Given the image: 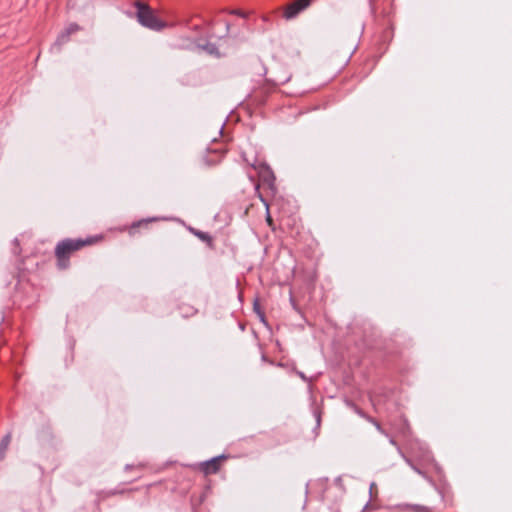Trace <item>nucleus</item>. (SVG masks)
I'll return each mask as SVG.
<instances>
[{
	"label": "nucleus",
	"mask_w": 512,
	"mask_h": 512,
	"mask_svg": "<svg viewBox=\"0 0 512 512\" xmlns=\"http://www.w3.org/2000/svg\"><path fill=\"white\" fill-rule=\"evenodd\" d=\"M104 236L102 234L88 236L84 239H71L66 238L58 242L55 246V257L57 259V265L61 269H66L69 266V259L71 255L86 246H91L96 243L103 241Z\"/></svg>",
	"instance_id": "f257e3e1"
},
{
	"label": "nucleus",
	"mask_w": 512,
	"mask_h": 512,
	"mask_svg": "<svg viewBox=\"0 0 512 512\" xmlns=\"http://www.w3.org/2000/svg\"><path fill=\"white\" fill-rule=\"evenodd\" d=\"M137 19L141 25L154 31H160L167 26L148 6L142 4L138 6Z\"/></svg>",
	"instance_id": "f03ea898"
},
{
	"label": "nucleus",
	"mask_w": 512,
	"mask_h": 512,
	"mask_svg": "<svg viewBox=\"0 0 512 512\" xmlns=\"http://www.w3.org/2000/svg\"><path fill=\"white\" fill-rule=\"evenodd\" d=\"M310 0H296L289 4L284 10V17L286 19L295 18L300 12L305 10L310 5Z\"/></svg>",
	"instance_id": "7ed1b4c3"
},
{
	"label": "nucleus",
	"mask_w": 512,
	"mask_h": 512,
	"mask_svg": "<svg viewBox=\"0 0 512 512\" xmlns=\"http://www.w3.org/2000/svg\"><path fill=\"white\" fill-rule=\"evenodd\" d=\"M225 456H217L200 464V469L205 475L216 474L221 467V461Z\"/></svg>",
	"instance_id": "20e7f679"
},
{
	"label": "nucleus",
	"mask_w": 512,
	"mask_h": 512,
	"mask_svg": "<svg viewBox=\"0 0 512 512\" xmlns=\"http://www.w3.org/2000/svg\"><path fill=\"white\" fill-rule=\"evenodd\" d=\"M81 29V27L77 24V23H70L67 28L65 29V31H63L59 36H58V39L57 41L59 43H64L66 41H68L69 37L71 34L79 31Z\"/></svg>",
	"instance_id": "39448f33"
},
{
	"label": "nucleus",
	"mask_w": 512,
	"mask_h": 512,
	"mask_svg": "<svg viewBox=\"0 0 512 512\" xmlns=\"http://www.w3.org/2000/svg\"><path fill=\"white\" fill-rule=\"evenodd\" d=\"M151 220L149 219H142V220H139L137 222H134L130 227H129V234L130 235H135L136 234V229L137 228H140V227H147L148 224L150 223Z\"/></svg>",
	"instance_id": "423d86ee"
},
{
	"label": "nucleus",
	"mask_w": 512,
	"mask_h": 512,
	"mask_svg": "<svg viewBox=\"0 0 512 512\" xmlns=\"http://www.w3.org/2000/svg\"><path fill=\"white\" fill-rule=\"evenodd\" d=\"M405 509L407 512H431L430 508L423 505H406Z\"/></svg>",
	"instance_id": "0eeeda50"
},
{
	"label": "nucleus",
	"mask_w": 512,
	"mask_h": 512,
	"mask_svg": "<svg viewBox=\"0 0 512 512\" xmlns=\"http://www.w3.org/2000/svg\"><path fill=\"white\" fill-rule=\"evenodd\" d=\"M195 235L202 241H205L210 245L212 244V237L208 233L198 231L195 233Z\"/></svg>",
	"instance_id": "6e6552de"
},
{
	"label": "nucleus",
	"mask_w": 512,
	"mask_h": 512,
	"mask_svg": "<svg viewBox=\"0 0 512 512\" xmlns=\"http://www.w3.org/2000/svg\"><path fill=\"white\" fill-rule=\"evenodd\" d=\"M229 13L232 14V15H236V16L242 17V18H246L247 17V14L245 12H243L241 10H238V9L231 10Z\"/></svg>",
	"instance_id": "1a4fd4ad"
},
{
	"label": "nucleus",
	"mask_w": 512,
	"mask_h": 512,
	"mask_svg": "<svg viewBox=\"0 0 512 512\" xmlns=\"http://www.w3.org/2000/svg\"><path fill=\"white\" fill-rule=\"evenodd\" d=\"M266 220L269 224H271L272 222V219H271V216L269 214H267V217H266Z\"/></svg>",
	"instance_id": "9d476101"
},
{
	"label": "nucleus",
	"mask_w": 512,
	"mask_h": 512,
	"mask_svg": "<svg viewBox=\"0 0 512 512\" xmlns=\"http://www.w3.org/2000/svg\"><path fill=\"white\" fill-rule=\"evenodd\" d=\"M226 29H227V31L230 29V24L229 23L226 24Z\"/></svg>",
	"instance_id": "9b49d317"
}]
</instances>
